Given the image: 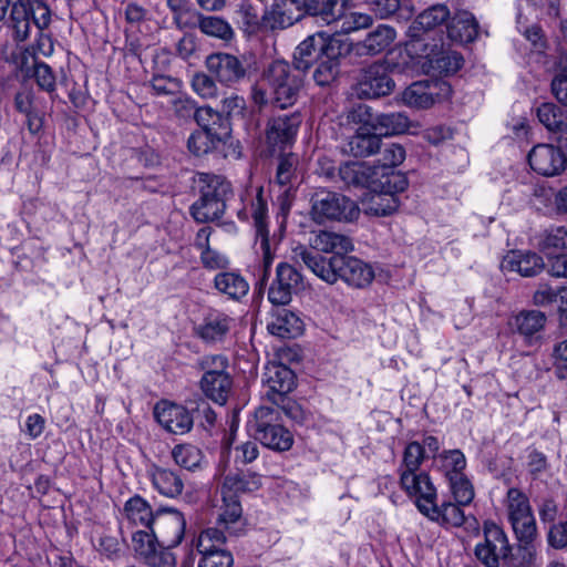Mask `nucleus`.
Segmentation results:
<instances>
[{
  "label": "nucleus",
  "instance_id": "f257e3e1",
  "mask_svg": "<svg viewBox=\"0 0 567 567\" xmlns=\"http://www.w3.org/2000/svg\"><path fill=\"white\" fill-rule=\"evenodd\" d=\"M295 254L296 258L317 277L329 284L341 279L350 286L363 288L371 284L374 277L371 266L347 254L324 257L307 248L296 250Z\"/></svg>",
  "mask_w": 567,
  "mask_h": 567
},
{
  "label": "nucleus",
  "instance_id": "f03ea898",
  "mask_svg": "<svg viewBox=\"0 0 567 567\" xmlns=\"http://www.w3.org/2000/svg\"><path fill=\"white\" fill-rule=\"evenodd\" d=\"M9 12V27L16 41H25L31 32L32 23L45 30L52 20L50 8L42 1L30 3L29 0H0V21Z\"/></svg>",
  "mask_w": 567,
  "mask_h": 567
},
{
  "label": "nucleus",
  "instance_id": "7ed1b4c3",
  "mask_svg": "<svg viewBox=\"0 0 567 567\" xmlns=\"http://www.w3.org/2000/svg\"><path fill=\"white\" fill-rule=\"evenodd\" d=\"M196 184L199 198L190 207L192 216L198 223L218 219L224 214L226 200L233 193L230 183L218 175L198 173Z\"/></svg>",
  "mask_w": 567,
  "mask_h": 567
},
{
  "label": "nucleus",
  "instance_id": "20e7f679",
  "mask_svg": "<svg viewBox=\"0 0 567 567\" xmlns=\"http://www.w3.org/2000/svg\"><path fill=\"white\" fill-rule=\"evenodd\" d=\"M349 0H282L272 6L271 10L266 12L265 18L272 20L271 28H285L291 25L295 18L286 13V7L295 6L299 11L318 17L327 24L333 23L342 14V4Z\"/></svg>",
  "mask_w": 567,
  "mask_h": 567
},
{
  "label": "nucleus",
  "instance_id": "39448f33",
  "mask_svg": "<svg viewBox=\"0 0 567 567\" xmlns=\"http://www.w3.org/2000/svg\"><path fill=\"white\" fill-rule=\"evenodd\" d=\"M474 554L485 567L518 566L507 535L492 520L484 523V542L475 546Z\"/></svg>",
  "mask_w": 567,
  "mask_h": 567
},
{
  "label": "nucleus",
  "instance_id": "423d86ee",
  "mask_svg": "<svg viewBox=\"0 0 567 567\" xmlns=\"http://www.w3.org/2000/svg\"><path fill=\"white\" fill-rule=\"evenodd\" d=\"M249 431L264 446L276 452L288 451L293 444V435L278 422V412L272 408H258L249 422Z\"/></svg>",
  "mask_w": 567,
  "mask_h": 567
},
{
  "label": "nucleus",
  "instance_id": "0eeeda50",
  "mask_svg": "<svg viewBox=\"0 0 567 567\" xmlns=\"http://www.w3.org/2000/svg\"><path fill=\"white\" fill-rule=\"evenodd\" d=\"M264 80L271 87L274 103L286 109L297 101L302 86V74L285 61H274L264 71Z\"/></svg>",
  "mask_w": 567,
  "mask_h": 567
},
{
  "label": "nucleus",
  "instance_id": "6e6552de",
  "mask_svg": "<svg viewBox=\"0 0 567 567\" xmlns=\"http://www.w3.org/2000/svg\"><path fill=\"white\" fill-rule=\"evenodd\" d=\"M310 202V216L318 224L328 220L352 221L360 214V209L353 200L328 189L317 190Z\"/></svg>",
  "mask_w": 567,
  "mask_h": 567
},
{
  "label": "nucleus",
  "instance_id": "1a4fd4ad",
  "mask_svg": "<svg viewBox=\"0 0 567 567\" xmlns=\"http://www.w3.org/2000/svg\"><path fill=\"white\" fill-rule=\"evenodd\" d=\"M348 50V44L339 39H328L321 33L309 35L296 48L293 68L300 73L306 72L322 58H339Z\"/></svg>",
  "mask_w": 567,
  "mask_h": 567
},
{
  "label": "nucleus",
  "instance_id": "9d476101",
  "mask_svg": "<svg viewBox=\"0 0 567 567\" xmlns=\"http://www.w3.org/2000/svg\"><path fill=\"white\" fill-rule=\"evenodd\" d=\"M302 123L300 112L279 113L270 116L266 124V144L272 153L284 152L291 147L296 141Z\"/></svg>",
  "mask_w": 567,
  "mask_h": 567
},
{
  "label": "nucleus",
  "instance_id": "9b49d317",
  "mask_svg": "<svg viewBox=\"0 0 567 567\" xmlns=\"http://www.w3.org/2000/svg\"><path fill=\"white\" fill-rule=\"evenodd\" d=\"M131 547L135 555L150 567H175L174 554L155 535V529H137L132 533Z\"/></svg>",
  "mask_w": 567,
  "mask_h": 567
},
{
  "label": "nucleus",
  "instance_id": "f8f14e48",
  "mask_svg": "<svg viewBox=\"0 0 567 567\" xmlns=\"http://www.w3.org/2000/svg\"><path fill=\"white\" fill-rule=\"evenodd\" d=\"M395 83L384 63L374 62L362 68L355 79L354 93L359 99H379L393 92Z\"/></svg>",
  "mask_w": 567,
  "mask_h": 567
},
{
  "label": "nucleus",
  "instance_id": "ddd939ff",
  "mask_svg": "<svg viewBox=\"0 0 567 567\" xmlns=\"http://www.w3.org/2000/svg\"><path fill=\"white\" fill-rule=\"evenodd\" d=\"M507 516L516 537L528 539L537 527L528 497L518 488L512 487L506 495Z\"/></svg>",
  "mask_w": 567,
  "mask_h": 567
},
{
  "label": "nucleus",
  "instance_id": "4468645a",
  "mask_svg": "<svg viewBox=\"0 0 567 567\" xmlns=\"http://www.w3.org/2000/svg\"><path fill=\"white\" fill-rule=\"evenodd\" d=\"M450 11L444 4H434L420 13L409 27L408 33L411 40L406 44L410 54H419L424 44H430L425 35L429 31L447 21Z\"/></svg>",
  "mask_w": 567,
  "mask_h": 567
},
{
  "label": "nucleus",
  "instance_id": "2eb2a0df",
  "mask_svg": "<svg viewBox=\"0 0 567 567\" xmlns=\"http://www.w3.org/2000/svg\"><path fill=\"white\" fill-rule=\"evenodd\" d=\"M251 218L256 228V238L259 244V249L262 252V276L260 284L264 285L270 276V267L274 261V255L271 252L268 229H267V217L268 207L267 202L262 197V188L257 189L255 199L250 206Z\"/></svg>",
  "mask_w": 567,
  "mask_h": 567
},
{
  "label": "nucleus",
  "instance_id": "dca6fc26",
  "mask_svg": "<svg viewBox=\"0 0 567 567\" xmlns=\"http://www.w3.org/2000/svg\"><path fill=\"white\" fill-rule=\"evenodd\" d=\"M415 55L425 59L426 62L423 66H427L429 72L437 75L454 74L462 68L464 62L463 56L458 52L445 47L444 42L440 45L437 43L424 44L419 54Z\"/></svg>",
  "mask_w": 567,
  "mask_h": 567
},
{
  "label": "nucleus",
  "instance_id": "f3484780",
  "mask_svg": "<svg viewBox=\"0 0 567 567\" xmlns=\"http://www.w3.org/2000/svg\"><path fill=\"white\" fill-rule=\"evenodd\" d=\"M209 73L223 85L234 87L247 75L243 61L233 54L218 52L206 58Z\"/></svg>",
  "mask_w": 567,
  "mask_h": 567
},
{
  "label": "nucleus",
  "instance_id": "a211bd4d",
  "mask_svg": "<svg viewBox=\"0 0 567 567\" xmlns=\"http://www.w3.org/2000/svg\"><path fill=\"white\" fill-rule=\"evenodd\" d=\"M264 383L267 386L266 396L274 404L285 403V395L296 386L293 371L285 364L270 362L264 373Z\"/></svg>",
  "mask_w": 567,
  "mask_h": 567
},
{
  "label": "nucleus",
  "instance_id": "6ab92c4d",
  "mask_svg": "<svg viewBox=\"0 0 567 567\" xmlns=\"http://www.w3.org/2000/svg\"><path fill=\"white\" fill-rule=\"evenodd\" d=\"M400 486L409 496L416 498V506L422 514L436 502V489L425 472L400 473Z\"/></svg>",
  "mask_w": 567,
  "mask_h": 567
},
{
  "label": "nucleus",
  "instance_id": "aec40b11",
  "mask_svg": "<svg viewBox=\"0 0 567 567\" xmlns=\"http://www.w3.org/2000/svg\"><path fill=\"white\" fill-rule=\"evenodd\" d=\"M400 486L409 496L416 498V506L422 514L436 502V489L425 472L400 473Z\"/></svg>",
  "mask_w": 567,
  "mask_h": 567
},
{
  "label": "nucleus",
  "instance_id": "412c9836",
  "mask_svg": "<svg viewBox=\"0 0 567 567\" xmlns=\"http://www.w3.org/2000/svg\"><path fill=\"white\" fill-rule=\"evenodd\" d=\"M153 528L157 538H161V544H166L167 548L174 547L184 538L186 520L177 509H162L155 514Z\"/></svg>",
  "mask_w": 567,
  "mask_h": 567
},
{
  "label": "nucleus",
  "instance_id": "4be33fe9",
  "mask_svg": "<svg viewBox=\"0 0 567 567\" xmlns=\"http://www.w3.org/2000/svg\"><path fill=\"white\" fill-rule=\"evenodd\" d=\"M301 285V275L289 264L281 262L276 269V279L272 281L268 299L274 305H287Z\"/></svg>",
  "mask_w": 567,
  "mask_h": 567
},
{
  "label": "nucleus",
  "instance_id": "5701e85b",
  "mask_svg": "<svg viewBox=\"0 0 567 567\" xmlns=\"http://www.w3.org/2000/svg\"><path fill=\"white\" fill-rule=\"evenodd\" d=\"M157 422L168 432L185 434L193 427L194 420L189 411L183 405L162 401L154 408Z\"/></svg>",
  "mask_w": 567,
  "mask_h": 567
},
{
  "label": "nucleus",
  "instance_id": "b1692460",
  "mask_svg": "<svg viewBox=\"0 0 567 567\" xmlns=\"http://www.w3.org/2000/svg\"><path fill=\"white\" fill-rule=\"evenodd\" d=\"M528 163L539 175L556 176L565 169L566 157L553 145L538 144L529 152Z\"/></svg>",
  "mask_w": 567,
  "mask_h": 567
},
{
  "label": "nucleus",
  "instance_id": "393cba45",
  "mask_svg": "<svg viewBox=\"0 0 567 567\" xmlns=\"http://www.w3.org/2000/svg\"><path fill=\"white\" fill-rule=\"evenodd\" d=\"M547 317L539 310H523L508 322L512 330L522 336L529 346L540 341V333L545 329Z\"/></svg>",
  "mask_w": 567,
  "mask_h": 567
},
{
  "label": "nucleus",
  "instance_id": "a878e982",
  "mask_svg": "<svg viewBox=\"0 0 567 567\" xmlns=\"http://www.w3.org/2000/svg\"><path fill=\"white\" fill-rule=\"evenodd\" d=\"M395 39L394 29L388 25H379L369 32L367 37L353 44V52L358 56H373L388 49Z\"/></svg>",
  "mask_w": 567,
  "mask_h": 567
},
{
  "label": "nucleus",
  "instance_id": "bb28decb",
  "mask_svg": "<svg viewBox=\"0 0 567 567\" xmlns=\"http://www.w3.org/2000/svg\"><path fill=\"white\" fill-rule=\"evenodd\" d=\"M378 169L379 167L365 163L350 162L339 167V176L347 185L377 189Z\"/></svg>",
  "mask_w": 567,
  "mask_h": 567
},
{
  "label": "nucleus",
  "instance_id": "cd10ccee",
  "mask_svg": "<svg viewBox=\"0 0 567 567\" xmlns=\"http://www.w3.org/2000/svg\"><path fill=\"white\" fill-rule=\"evenodd\" d=\"M310 247L315 254L319 255V251L326 254H332L331 256L344 255L353 249L352 241L349 237L332 233L320 230L315 233L310 238Z\"/></svg>",
  "mask_w": 567,
  "mask_h": 567
},
{
  "label": "nucleus",
  "instance_id": "c85d7f7f",
  "mask_svg": "<svg viewBox=\"0 0 567 567\" xmlns=\"http://www.w3.org/2000/svg\"><path fill=\"white\" fill-rule=\"evenodd\" d=\"M446 29L447 38L452 42H472L478 34V23L468 11L456 12L449 21Z\"/></svg>",
  "mask_w": 567,
  "mask_h": 567
},
{
  "label": "nucleus",
  "instance_id": "c756f323",
  "mask_svg": "<svg viewBox=\"0 0 567 567\" xmlns=\"http://www.w3.org/2000/svg\"><path fill=\"white\" fill-rule=\"evenodd\" d=\"M214 288L223 296L239 301L247 296L249 284L237 271H219L214 278Z\"/></svg>",
  "mask_w": 567,
  "mask_h": 567
},
{
  "label": "nucleus",
  "instance_id": "7c9ffc66",
  "mask_svg": "<svg viewBox=\"0 0 567 567\" xmlns=\"http://www.w3.org/2000/svg\"><path fill=\"white\" fill-rule=\"evenodd\" d=\"M230 318L219 311L208 312L195 328L196 334L206 342L220 341L229 331Z\"/></svg>",
  "mask_w": 567,
  "mask_h": 567
},
{
  "label": "nucleus",
  "instance_id": "2f4dec72",
  "mask_svg": "<svg viewBox=\"0 0 567 567\" xmlns=\"http://www.w3.org/2000/svg\"><path fill=\"white\" fill-rule=\"evenodd\" d=\"M153 486L164 496L175 497L182 494L184 483L174 471L157 465H152L147 471Z\"/></svg>",
  "mask_w": 567,
  "mask_h": 567
},
{
  "label": "nucleus",
  "instance_id": "473e14b6",
  "mask_svg": "<svg viewBox=\"0 0 567 567\" xmlns=\"http://www.w3.org/2000/svg\"><path fill=\"white\" fill-rule=\"evenodd\" d=\"M373 190L374 193L362 200V208L367 215L388 216L398 210L401 205L398 195L390 194L382 187Z\"/></svg>",
  "mask_w": 567,
  "mask_h": 567
},
{
  "label": "nucleus",
  "instance_id": "72a5a7b5",
  "mask_svg": "<svg viewBox=\"0 0 567 567\" xmlns=\"http://www.w3.org/2000/svg\"><path fill=\"white\" fill-rule=\"evenodd\" d=\"M504 267L524 277H534L545 267L543 258L533 251L513 252L504 260Z\"/></svg>",
  "mask_w": 567,
  "mask_h": 567
},
{
  "label": "nucleus",
  "instance_id": "f704fd0d",
  "mask_svg": "<svg viewBox=\"0 0 567 567\" xmlns=\"http://www.w3.org/2000/svg\"><path fill=\"white\" fill-rule=\"evenodd\" d=\"M268 330L271 334L279 338H296L302 333L303 323L300 318L293 312L281 309L274 316Z\"/></svg>",
  "mask_w": 567,
  "mask_h": 567
},
{
  "label": "nucleus",
  "instance_id": "c9c22d12",
  "mask_svg": "<svg viewBox=\"0 0 567 567\" xmlns=\"http://www.w3.org/2000/svg\"><path fill=\"white\" fill-rule=\"evenodd\" d=\"M199 383L205 395L220 405L227 402L233 388L229 374L202 377Z\"/></svg>",
  "mask_w": 567,
  "mask_h": 567
},
{
  "label": "nucleus",
  "instance_id": "e433bc0d",
  "mask_svg": "<svg viewBox=\"0 0 567 567\" xmlns=\"http://www.w3.org/2000/svg\"><path fill=\"white\" fill-rule=\"evenodd\" d=\"M124 513L130 523L136 526H142L152 529L155 519L148 503L141 496L130 498L124 505Z\"/></svg>",
  "mask_w": 567,
  "mask_h": 567
},
{
  "label": "nucleus",
  "instance_id": "4c0bfd02",
  "mask_svg": "<svg viewBox=\"0 0 567 567\" xmlns=\"http://www.w3.org/2000/svg\"><path fill=\"white\" fill-rule=\"evenodd\" d=\"M299 158L293 153L280 155L277 161L275 183L286 187L285 194L288 195L291 187L298 179Z\"/></svg>",
  "mask_w": 567,
  "mask_h": 567
},
{
  "label": "nucleus",
  "instance_id": "58836bf2",
  "mask_svg": "<svg viewBox=\"0 0 567 567\" xmlns=\"http://www.w3.org/2000/svg\"><path fill=\"white\" fill-rule=\"evenodd\" d=\"M195 25L207 37L217 38L223 41H230L234 38L233 28L220 17L198 13Z\"/></svg>",
  "mask_w": 567,
  "mask_h": 567
},
{
  "label": "nucleus",
  "instance_id": "ea45409f",
  "mask_svg": "<svg viewBox=\"0 0 567 567\" xmlns=\"http://www.w3.org/2000/svg\"><path fill=\"white\" fill-rule=\"evenodd\" d=\"M424 515L447 527H460L465 520L464 512L453 503H443L437 506L435 502Z\"/></svg>",
  "mask_w": 567,
  "mask_h": 567
},
{
  "label": "nucleus",
  "instance_id": "a19ab883",
  "mask_svg": "<svg viewBox=\"0 0 567 567\" xmlns=\"http://www.w3.org/2000/svg\"><path fill=\"white\" fill-rule=\"evenodd\" d=\"M381 140L373 131H358L348 142V151L355 157H365L380 150Z\"/></svg>",
  "mask_w": 567,
  "mask_h": 567
},
{
  "label": "nucleus",
  "instance_id": "79ce46f5",
  "mask_svg": "<svg viewBox=\"0 0 567 567\" xmlns=\"http://www.w3.org/2000/svg\"><path fill=\"white\" fill-rule=\"evenodd\" d=\"M409 118L401 112L381 113L375 117L374 133L380 135L402 134L409 128Z\"/></svg>",
  "mask_w": 567,
  "mask_h": 567
},
{
  "label": "nucleus",
  "instance_id": "37998d69",
  "mask_svg": "<svg viewBox=\"0 0 567 567\" xmlns=\"http://www.w3.org/2000/svg\"><path fill=\"white\" fill-rule=\"evenodd\" d=\"M538 248L547 256L567 248V226H551L544 230L538 240Z\"/></svg>",
  "mask_w": 567,
  "mask_h": 567
},
{
  "label": "nucleus",
  "instance_id": "c03bdc74",
  "mask_svg": "<svg viewBox=\"0 0 567 567\" xmlns=\"http://www.w3.org/2000/svg\"><path fill=\"white\" fill-rule=\"evenodd\" d=\"M261 486L260 476L256 473H234L224 478L221 488L235 493L257 491Z\"/></svg>",
  "mask_w": 567,
  "mask_h": 567
},
{
  "label": "nucleus",
  "instance_id": "a18cd8bd",
  "mask_svg": "<svg viewBox=\"0 0 567 567\" xmlns=\"http://www.w3.org/2000/svg\"><path fill=\"white\" fill-rule=\"evenodd\" d=\"M403 102L415 109H429L433 105L429 81L415 82L406 87L402 94Z\"/></svg>",
  "mask_w": 567,
  "mask_h": 567
},
{
  "label": "nucleus",
  "instance_id": "49530a36",
  "mask_svg": "<svg viewBox=\"0 0 567 567\" xmlns=\"http://www.w3.org/2000/svg\"><path fill=\"white\" fill-rule=\"evenodd\" d=\"M537 117L553 134L567 130V121L564 120L560 109L553 103H543L537 109Z\"/></svg>",
  "mask_w": 567,
  "mask_h": 567
},
{
  "label": "nucleus",
  "instance_id": "de8ad7c7",
  "mask_svg": "<svg viewBox=\"0 0 567 567\" xmlns=\"http://www.w3.org/2000/svg\"><path fill=\"white\" fill-rule=\"evenodd\" d=\"M426 457L424 446L417 441H412L406 444L403 451L402 462L399 466L400 473L421 472L420 466Z\"/></svg>",
  "mask_w": 567,
  "mask_h": 567
},
{
  "label": "nucleus",
  "instance_id": "09e8293b",
  "mask_svg": "<svg viewBox=\"0 0 567 567\" xmlns=\"http://www.w3.org/2000/svg\"><path fill=\"white\" fill-rule=\"evenodd\" d=\"M172 457L181 467L194 471L200 465L202 451L192 444H178L172 450Z\"/></svg>",
  "mask_w": 567,
  "mask_h": 567
},
{
  "label": "nucleus",
  "instance_id": "8fccbe9b",
  "mask_svg": "<svg viewBox=\"0 0 567 567\" xmlns=\"http://www.w3.org/2000/svg\"><path fill=\"white\" fill-rule=\"evenodd\" d=\"M225 540L226 538L221 530L217 528H207L198 535L195 546L202 557H205L217 550H223L221 546Z\"/></svg>",
  "mask_w": 567,
  "mask_h": 567
},
{
  "label": "nucleus",
  "instance_id": "3c124183",
  "mask_svg": "<svg viewBox=\"0 0 567 567\" xmlns=\"http://www.w3.org/2000/svg\"><path fill=\"white\" fill-rule=\"evenodd\" d=\"M347 4H342V14L333 22L336 31L350 33L352 31L368 28L372 23V19L367 13L347 12Z\"/></svg>",
  "mask_w": 567,
  "mask_h": 567
},
{
  "label": "nucleus",
  "instance_id": "603ef678",
  "mask_svg": "<svg viewBox=\"0 0 567 567\" xmlns=\"http://www.w3.org/2000/svg\"><path fill=\"white\" fill-rule=\"evenodd\" d=\"M221 138L217 136L213 131H195L190 134L187 140V147L190 153L196 156L207 154L215 148L216 142H220Z\"/></svg>",
  "mask_w": 567,
  "mask_h": 567
},
{
  "label": "nucleus",
  "instance_id": "864d4df0",
  "mask_svg": "<svg viewBox=\"0 0 567 567\" xmlns=\"http://www.w3.org/2000/svg\"><path fill=\"white\" fill-rule=\"evenodd\" d=\"M243 514L238 495L221 488V505L219 507L218 520L224 524L237 522Z\"/></svg>",
  "mask_w": 567,
  "mask_h": 567
},
{
  "label": "nucleus",
  "instance_id": "5fc2aeb1",
  "mask_svg": "<svg viewBox=\"0 0 567 567\" xmlns=\"http://www.w3.org/2000/svg\"><path fill=\"white\" fill-rule=\"evenodd\" d=\"M338 59L324 56L316 64L317 68L313 72V80L320 86H327L332 83L338 74Z\"/></svg>",
  "mask_w": 567,
  "mask_h": 567
},
{
  "label": "nucleus",
  "instance_id": "6e6d98bb",
  "mask_svg": "<svg viewBox=\"0 0 567 567\" xmlns=\"http://www.w3.org/2000/svg\"><path fill=\"white\" fill-rule=\"evenodd\" d=\"M453 496L458 505H468L474 498V488L465 475H454L449 478Z\"/></svg>",
  "mask_w": 567,
  "mask_h": 567
},
{
  "label": "nucleus",
  "instance_id": "4d7b16f0",
  "mask_svg": "<svg viewBox=\"0 0 567 567\" xmlns=\"http://www.w3.org/2000/svg\"><path fill=\"white\" fill-rule=\"evenodd\" d=\"M440 457L447 480L454 475H464L466 460L460 450L444 451Z\"/></svg>",
  "mask_w": 567,
  "mask_h": 567
},
{
  "label": "nucleus",
  "instance_id": "13d9d810",
  "mask_svg": "<svg viewBox=\"0 0 567 567\" xmlns=\"http://www.w3.org/2000/svg\"><path fill=\"white\" fill-rule=\"evenodd\" d=\"M537 533L532 535L528 539L516 537L519 542L517 549V567H534L537 563V547L534 544Z\"/></svg>",
  "mask_w": 567,
  "mask_h": 567
},
{
  "label": "nucleus",
  "instance_id": "bf43d9fd",
  "mask_svg": "<svg viewBox=\"0 0 567 567\" xmlns=\"http://www.w3.org/2000/svg\"><path fill=\"white\" fill-rule=\"evenodd\" d=\"M409 186L408 178L401 173L386 171L381 173V179L377 178V188L382 187L390 194L398 195L404 192Z\"/></svg>",
  "mask_w": 567,
  "mask_h": 567
},
{
  "label": "nucleus",
  "instance_id": "052dcab7",
  "mask_svg": "<svg viewBox=\"0 0 567 567\" xmlns=\"http://www.w3.org/2000/svg\"><path fill=\"white\" fill-rule=\"evenodd\" d=\"M377 115L378 114H374L369 105L357 104L349 111L348 120L353 123L361 124V131L374 132Z\"/></svg>",
  "mask_w": 567,
  "mask_h": 567
},
{
  "label": "nucleus",
  "instance_id": "680f3d73",
  "mask_svg": "<svg viewBox=\"0 0 567 567\" xmlns=\"http://www.w3.org/2000/svg\"><path fill=\"white\" fill-rule=\"evenodd\" d=\"M405 159V150L401 144L390 143L384 146L379 159L384 171H391L393 167L399 166Z\"/></svg>",
  "mask_w": 567,
  "mask_h": 567
},
{
  "label": "nucleus",
  "instance_id": "e2e57ef3",
  "mask_svg": "<svg viewBox=\"0 0 567 567\" xmlns=\"http://www.w3.org/2000/svg\"><path fill=\"white\" fill-rule=\"evenodd\" d=\"M199 367L204 371L203 377L229 374L227 372L228 360L221 354H210L203 357L199 361Z\"/></svg>",
  "mask_w": 567,
  "mask_h": 567
},
{
  "label": "nucleus",
  "instance_id": "0e129e2a",
  "mask_svg": "<svg viewBox=\"0 0 567 567\" xmlns=\"http://www.w3.org/2000/svg\"><path fill=\"white\" fill-rule=\"evenodd\" d=\"M182 83L178 79L167 75H154L151 80V87L156 95H175L179 92Z\"/></svg>",
  "mask_w": 567,
  "mask_h": 567
},
{
  "label": "nucleus",
  "instance_id": "69168bd1",
  "mask_svg": "<svg viewBox=\"0 0 567 567\" xmlns=\"http://www.w3.org/2000/svg\"><path fill=\"white\" fill-rule=\"evenodd\" d=\"M200 261L204 268L208 270H227L229 266L228 258L219 251L212 249L209 246L203 248L200 252Z\"/></svg>",
  "mask_w": 567,
  "mask_h": 567
},
{
  "label": "nucleus",
  "instance_id": "338daca9",
  "mask_svg": "<svg viewBox=\"0 0 567 567\" xmlns=\"http://www.w3.org/2000/svg\"><path fill=\"white\" fill-rule=\"evenodd\" d=\"M193 90L204 99L217 96V85L215 80L205 73H196L192 80Z\"/></svg>",
  "mask_w": 567,
  "mask_h": 567
},
{
  "label": "nucleus",
  "instance_id": "774afa93",
  "mask_svg": "<svg viewBox=\"0 0 567 567\" xmlns=\"http://www.w3.org/2000/svg\"><path fill=\"white\" fill-rule=\"evenodd\" d=\"M33 78L40 89L47 92L55 90V76L52 69L44 62H35Z\"/></svg>",
  "mask_w": 567,
  "mask_h": 567
}]
</instances>
